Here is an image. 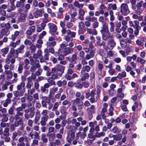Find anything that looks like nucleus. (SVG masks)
I'll use <instances>...</instances> for the list:
<instances>
[{"instance_id": "f257e3e1", "label": "nucleus", "mask_w": 146, "mask_h": 146, "mask_svg": "<svg viewBox=\"0 0 146 146\" xmlns=\"http://www.w3.org/2000/svg\"><path fill=\"white\" fill-rule=\"evenodd\" d=\"M20 125L19 129L21 130H23L25 128V125L23 123V120L22 118L18 120L15 121L14 123L12 124L10 126V130L12 131H14L15 130V127H17Z\"/></svg>"}, {"instance_id": "f03ea898", "label": "nucleus", "mask_w": 146, "mask_h": 146, "mask_svg": "<svg viewBox=\"0 0 146 146\" xmlns=\"http://www.w3.org/2000/svg\"><path fill=\"white\" fill-rule=\"evenodd\" d=\"M73 4L75 7L78 8L80 9L78 12L79 16L78 18L81 20H83L84 19L83 16L84 15L85 12L81 9L83 7L84 4H80L78 1H75Z\"/></svg>"}, {"instance_id": "7ed1b4c3", "label": "nucleus", "mask_w": 146, "mask_h": 146, "mask_svg": "<svg viewBox=\"0 0 146 146\" xmlns=\"http://www.w3.org/2000/svg\"><path fill=\"white\" fill-rule=\"evenodd\" d=\"M40 98L42 99L41 102V103L42 107L43 108H47V104H48V109L50 110H51L52 108L53 104H52L50 103L51 100L50 99H49L48 97L46 96H42V97Z\"/></svg>"}, {"instance_id": "20e7f679", "label": "nucleus", "mask_w": 146, "mask_h": 146, "mask_svg": "<svg viewBox=\"0 0 146 146\" xmlns=\"http://www.w3.org/2000/svg\"><path fill=\"white\" fill-rule=\"evenodd\" d=\"M120 11L123 15H127L129 12L128 5L126 3H122L120 6Z\"/></svg>"}, {"instance_id": "39448f33", "label": "nucleus", "mask_w": 146, "mask_h": 146, "mask_svg": "<svg viewBox=\"0 0 146 146\" xmlns=\"http://www.w3.org/2000/svg\"><path fill=\"white\" fill-rule=\"evenodd\" d=\"M102 35V38L104 40H107L111 37V33L109 31H105L100 32Z\"/></svg>"}, {"instance_id": "423d86ee", "label": "nucleus", "mask_w": 146, "mask_h": 146, "mask_svg": "<svg viewBox=\"0 0 146 146\" xmlns=\"http://www.w3.org/2000/svg\"><path fill=\"white\" fill-rule=\"evenodd\" d=\"M75 136V133L72 131H70L68 132L66 139L67 142L69 143H71L72 139Z\"/></svg>"}, {"instance_id": "0eeeda50", "label": "nucleus", "mask_w": 146, "mask_h": 146, "mask_svg": "<svg viewBox=\"0 0 146 146\" xmlns=\"http://www.w3.org/2000/svg\"><path fill=\"white\" fill-rule=\"evenodd\" d=\"M56 66L58 68L57 69V74L58 76L61 77L62 75L64 72L65 67L60 64H58Z\"/></svg>"}, {"instance_id": "6e6552de", "label": "nucleus", "mask_w": 146, "mask_h": 146, "mask_svg": "<svg viewBox=\"0 0 146 146\" xmlns=\"http://www.w3.org/2000/svg\"><path fill=\"white\" fill-rule=\"evenodd\" d=\"M64 128H62L60 129L59 131V133H57L56 135V136L57 139H60L62 142L64 143V140L62 138V135L64 133Z\"/></svg>"}, {"instance_id": "1a4fd4ad", "label": "nucleus", "mask_w": 146, "mask_h": 146, "mask_svg": "<svg viewBox=\"0 0 146 146\" xmlns=\"http://www.w3.org/2000/svg\"><path fill=\"white\" fill-rule=\"evenodd\" d=\"M25 48V46L24 45L22 44L21 45L20 47L17 48L16 50V57H17L18 56L19 53H23L24 52V48Z\"/></svg>"}, {"instance_id": "9d476101", "label": "nucleus", "mask_w": 146, "mask_h": 146, "mask_svg": "<svg viewBox=\"0 0 146 146\" xmlns=\"http://www.w3.org/2000/svg\"><path fill=\"white\" fill-rule=\"evenodd\" d=\"M48 25L50 32L54 33L56 32L57 27L55 25L52 23H49L48 24Z\"/></svg>"}, {"instance_id": "9b49d317", "label": "nucleus", "mask_w": 146, "mask_h": 146, "mask_svg": "<svg viewBox=\"0 0 146 146\" xmlns=\"http://www.w3.org/2000/svg\"><path fill=\"white\" fill-rule=\"evenodd\" d=\"M116 43L113 39H111L108 42L107 47L110 50H112L115 46Z\"/></svg>"}, {"instance_id": "f8f14e48", "label": "nucleus", "mask_w": 146, "mask_h": 146, "mask_svg": "<svg viewBox=\"0 0 146 146\" xmlns=\"http://www.w3.org/2000/svg\"><path fill=\"white\" fill-rule=\"evenodd\" d=\"M86 133L84 132H78L76 133V139H78L79 137L82 139H84L86 136Z\"/></svg>"}, {"instance_id": "ddd939ff", "label": "nucleus", "mask_w": 146, "mask_h": 146, "mask_svg": "<svg viewBox=\"0 0 146 146\" xmlns=\"http://www.w3.org/2000/svg\"><path fill=\"white\" fill-rule=\"evenodd\" d=\"M95 52H94V50L90 51V52L89 53L87 54L85 57V59L87 60H89L91 58H93L95 54Z\"/></svg>"}, {"instance_id": "4468645a", "label": "nucleus", "mask_w": 146, "mask_h": 146, "mask_svg": "<svg viewBox=\"0 0 146 146\" xmlns=\"http://www.w3.org/2000/svg\"><path fill=\"white\" fill-rule=\"evenodd\" d=\"M91 69L90 67L88 65H86L82 67L80 72L81 74H84L86 72H89Z\"/></svg>"}, {"instance_id": "2eb2a0df", "label": "nucleus", "mask_w": 146, "mask_h": 146, "mask_svg": "<svg viewBox=\"0 0 146 146\" xmlns=\"http://www.w3.org/2000/svg\"><path fill=\"white\" fill-rule=\"evenodd\" d=\"M95 106L94 105H91L86 109V110L88 113H95Z\"/></svg>"}, {"instance_id": "dca6fc26", "label": "nucleus", "mask_w": 146, "mask_h": 146, "mask_svg": "<svg viewBox=\"0 0 146 146\" xmlns=\"http://www.w3.org/2000/svg\"><path fill=\"white\" fill-rule=\"evenodd\" d=\"M5 70H13L14 69V65L13 64H10L9 65L7 64H5L3 66Z\"/></svg>"}, {"instance_id": "f3484780", "label": "nucleus", "mask_w": 146, "mask_h": 146, "mask_svg": "<svg viewBox=\"0 0 146 146\" xmlns=\"http://www.w3.org/2000/svg\"><path fill=\"white\" fill-rule=\"evenodd\" d=\"M87 32L89 34L96 35L97 34V32L95 29H91L88 28L86 29Z\"/></svg>"}, {"instance_id": "a211bd4d", "label": "nucleus", "mask_w": 146, "mask_h": 146, "mask_svg": "<svg viewBox=\"0 0 146 146\" xmlns=\"http://www.w3.org/2000/svg\"><path fill=\"white\" fill-rule=\"evenodd\" d=\"M112 137L113 140L116 141H120L122 139V136L121 134H119L117 135H113Z\"/></svg>"}, {"instance_id": "6ab92c4d", "label": "nucleus", "mask_w": 146, "mask_h": 146, "mask_svg": "<svg viewBox=\"0 0 146 146\" xmlns=\"http://www.w3.org/2000/svg\"><path fill=\"white\" fill-rule=\"evenodd\" d=\"M13 93L14 96L16 97L22 96L24 94L23 92L22 91H19L18 90L14 91Z\"/></svg>"}, {"instance_id": "aec40b11", "label": "nucleus", "mask_w": 146, "mask_h": 146, "mask_svg": "<svg viewBox=\"0 0 146 146\" xmlns=\"http://www.w3.org/2000/svg\"><path fill=\"white\" fill-rule=\"evenodd\" d=\"M102 25V29L100 30V32L109 31L108 25L106 22L103 23Z\"/></svg>"}, {"instance_id": "412c9836", "label": "nucleus", "mask_w": 146, "mask_h": 146, "mask_svg": "<svg viewBox=\"0 0 146 146\" xmlns=\"http://www.w3.org/2000/svg\"><path fill=\"white\" fill-rule=\"evenodd\" d=\"M12 70H5L4 73L7 75L6 78L7 79L11 78L13 76V72Z\"/></svg>"}, {"instance_id": "4be33fe9", "label": "nucleus", "mask_w": 146, "mask_h": 146, "mask_svg": "<svg viewBox=\"0 0 146 146\" xmlns=\"http://www.w3.org/2000/svg\"><path fill=\"white\" fill-rule=\"evenodd\" d=\"M20 34V32L18 31H15L14 33V34L11 36V37L10 38L13 41H14L16 39L17 37L19 36Z\"/></svg>"}, {"instance_id": "5701e85b", "label": "nucleus", "mask_w": 146, "mask_h": 146, "mask_svg": "<svg viewBox=\"0 0 146 146\" xmlns=\"http://www.w3.org/2000/svg\"><path fill=\"white\" fill-rule=\"evenodd\" d=\"M1 51L2 54V56L3 57H5V55L8 53L9 48L7 47H6L1 49Z\"/></svg>"}, {"instance_id": "b1692460", "label": "nucleus", "mask_w": 146, "mask_h": 146, "mask_svg": "<svg viewBox=\"0 0 146 146\" xmlns=\"http://www.w3.org/2000/svg\"><path fill=\"white\" fill-rule=\"evenodd\" d=\"M20 42V40L16 41L15 42L11 41L9 43V46H10L13 47V48H15L16 47L17 45L19 44Z\"/></svg>"}, {"instance_id": "393cba45", "label": "nucleus", "mask_w": 146, "mask_h": 146, "mask_svg": "<svg viewBox=\"0 0 146 146\" xmlns=\"http://www.w3.org/2000/svg\"><path fill=\"white\" fill-rule=\"evenodd\" d=\"M0 111H1L2 113V116H5L6 115H8L7 113V110L5 108H3L2 106H0Z\"/></svg>"}, {"instance_id": "a878e982", "label": "nucleus", "mask_w": 146, "mask_h": 146, "mask_svg": "<svg viewBox=\"0 0 146 146\" xmlns=\"http://www.w3.org/2000/svg\"><path fill=\"white\" fill-rule=\"evenodd\" d=\"M0 26L1 28L5 27L6 29H9L10 28L11 26L9 23H5L4 22L1 23L0 24Z\"/></svg>"}, {"instance_id": "bb28decb", "label": "nucleus", "mask_w": 146, "mask_h": 146, "mask_svg": "<svg viewBox=\"0 0 146 146\" xmlns=\"http://www.w3.org/2000/svg\"><path fill=\"white\" fill-rule=\"evenodd\" d=\"M29 110L30 112L29 114L30 118H32L34 116L35 114V108L33 107H32L29 108Z\"/></svg>"}, {"instance_id": "cd10ccee", "label": "nucleus", "mask_w": 146, "mask_h": 146, "mask_svg": "<svg viewBox=\"0 0 146 146\" xmlns=\"http://www.w3.org/2000/svg\"><path fill=\"white\" fill-rule=\"evenodd\" d=\"M71 49L69 47L66 48L63 51V55L66 56L70 54H71L72 52L71 51Z\"/></svg>"}, {"instance_id": "c85d7f7f", "label": "nucleus", "mask_w": 146, "mask_h": 146, "mask_svg": "<svg viewBox=\"0 0 146 146\" xmlns=\"http://www.w3.org/2000/svg\"><path fill=\"white\" fill-rule=\"evenodd\" d=\"M137 58L136 55L135 54H133L132 56H129L126 57V60L128 62H130L132 59L134 61Z\"/></svg>"}, {"instance_id": "c756f323", "label": "nucleus", "mask_w": 146, "mask_h": 146, "mask_svg": "<svg viewBox=\"0 0 146 146\" xmlns=\"http://www.w3.org/2000/svg\"><path fill=\"white\" fill-rule=\"evenodd\" d=\"M34 15L35 18H37L38 17H41L42 15V14L41 11L39 9L36 11L34 13Z\"/></svg>"}, {"instance_id": "7c9ffc66", "label": "nucleus", "mask_w": 146, "mask_h": 146, "mask_svg": "<svg viewBox=\"0 0 146 146\" xmlns=\"http://www.w3.org/2000/svg\"><path fill=\"white\" fill-rule=\"evenodd\" d=\"M111 131L113 133L116 134L120 133L121 131V130L118 128L117 126H115L113 128Z\"/></svg>"}, {"instance_id": "2f4dec72", "label": "nucleus", "mask_w": 146, "mask_h": 146, "mask_svg": "<svg viewBox=\"0 0 146 146\" xmlns=\"http://www.w3.org/2000/svg\"><path fill=\"white\" fill-rule=\"evenodd\" d=\"M96 94L97 96L96 97V98H99L100 97V94L101 92V89L102 88L99 85H98L96 86Z\"/></svg>"}, {"instance_id": "473e14b6", "label": "nucleus", "mask_w": 146, "mask_h": 146, "mask_svg": "<svg viewBox=\"0 0 146 146\" xmlns=\"http://www.w3.org/2000/svg\"><path fill=\"white\" fill-rule=\"evenodd\" d=\"M48 118H45L44 117H42L41 118V120L40 123L41 125L42 126H44L46 124V121L48 120Z\"/></svg>"}, {"instance_id": "72a5a7b5", "label": "nucleus", "mask_w": 146, "mask_h": 146, "mask_svg": "<svg viewBox=\"0 0 146 146\" xmlns=\"http://www.w3.org/2000/svg\"><path fill=\"white\" fill-rule=\"evenodd\" d=\"M56 41L47 42L46 43L47 48L53 47L56 45Z\"/></svg>"}, {"instance_id": "f704fd0d", "label": "nucleus", "mask_w": 146, "mask_h": 146, "mask_svg": "<svg viewBox=\"0 0 146 146\" xmlns=\"http://www.w3.org/2000/svg\"><path fill=\"white\" fill-rule=\"evenodd\" d=\"M82 75L81 80L84 81L86 79H88V78L89 75L88 73H85L84 74H81Z\"/></svg>"}, {"instance_id": "c9c22d12", "label": "nucleus", "mask_w": 146, "mask_h": 146, "mask_svg": "<svg viewBox=\"0 0 146 146\" xmlns=\"http://www.w3.org/2000/svg\"><path fill=\"white\" fill-rule=\"evenodd\" d=\"M47 135L48 137L49 141H53L55 138V136L54 134H47Z\"/></svg>"}, {"instance_id": "e433bc0d", "label": "nucleus", "mask_w": 146, "mask_h": 146, "mask_svg": "<svg viewBox=\"0 0 146 146\" xmlns=\"http://www.w3.org/2000/svg\"><path fill=\"white\" fill-rule=\"evenodd\" d=\"M0 33H1L2 34H3V35L4 34L5 35L7 36L9 35V31L7 29L4 28L1 30Z\"/></svg>"}, {"instance_id": "4c0bfd02", "label": "nucleus", "mask_w": 146, "mask_h": 146, "mask_svg": "<svg viewBox=\"0 0 146 146\" xmlns=\"http://www.w3.org/2000/svg\"><path fill=\"white\" fill-rule=\"evenodd\" d=\"M95 135L96 138V137L100 138L101 137L104 136L105 135V133L103 132H96L95 133Z\"/></svg>"}, {"instance_id": "58836bf2", "label": "nucleus", "mask_w": 146, "mask_h": 146, "mask_svg": "<svg viewBox=\"0 0 146 146\" xmlns=\"http://www.w3.org/2000/svg\"><path fill=\"white\" fill-rule=\"evenodd\" d=\"M98 69L97 70V72L98 74H100L101 73L102 70L103 68V65L100 63L98 64Z\"/></svg>"}, {"instance_id": "ea45409f", "label": "nucleus", "mask_w": 146, "mask_h": 146, "mask_svg": "<svg viewBox=\"0 0 146 146\" xmlns=\"http://www.w3.org/2000/svg\"><path fill=\"white\" fill-rule=\"evenodd\" d=\"M25 83L24 81H22L20 84L17 86V89L18 90H20L22 89V88H24L25 86Z\"/></svg>"}, {"instance_id": "a19ab883", "label": "nucleus", "mask_w": 146, "mask_h": 146, "mask_svg": "<svg viewBox=\"0 0 146 146\" xmlns=\"http://www.w3.org/2000/svg\"><path fill=\"white\" fill-rule=\"evenodd\" d=\"M41 140L44 143H46L48 141V139L46 137V136L45 134L42 133L41 135Z\"/></svg>"}, {"instance_id": "79ce46f5", "label": "nucleus", "mask_w": 146, "mask_h": 146, "mask_svg": "<svg viewBox=\"0 0 146 146\" xmlns=\"http://www.w3.org/2000/svg\"><path fill=\"white\" fill-rule=\"evenodd\" d=\"M44 52L45 53V54L44 56V58L46 60H48L49 53L48 52V48H45L44 50Z\"/></svg>"}, {"instance_id": "37998d69", "label": "nucleus", "mask_w": 146, "mask_h": 146, "mask_svg": "<svg viewBox=\"0 0 146 146\" xmlns=\"http://www.w3.org/2000/svg\"><path fill=\"white\" fill-rule=\"evenodd\" d=\"M132 9L133 10H134L135 11L136 13L139 15L141 14L143 11L142 9L141 8H139V7H137V9H136L135 7H134L133 8V9Z\"/></svg>"}, {"instance_id": "c03bdc74", "label": "nucleus", "mask_w": 146, "mask_h": 146, "mask_svg": "<svg viewBox=\"0 0 146 146\" xmlns=\"http://www.w3.org/2000/svg\"><path fill=\"white\" fill-rule=\"evenodd\" d=\"M61 32L62 35H65L66 33L68 35L69 34L70 32V30L69 29L66 30V28H62L61 30Z\"/></svg>"}, {"instance_id": "a18cd8bd", "label": "nucleus", "mask_w": 146, "mask_h": 146, "mask_svg": "<svg viewBox=\"0 0 146 146\" xmlns=\"http://www.w3.org/2000/svg\"><path fill=\"white\" fill-rule=\"evenodd\" d=\"M53 80L51 77H49L47 80V82L51 86H54L56 85L55 82Z\"/></svg>"}, {"instance_id": "49530a36", "label": "nucleus", "mask_w": 146, "mask_h": 146, "mask_svg": "<svg viewBox=\"0 0 146 146\" xmlns=\"http://www.w3.org/2000/svg\"><path fill=\"white\" fill-rule=\"evenodd\" d=\"M108 8L109 9H112L113 10H116L117 9V5L115 4H109L107 6Z\"/></svg>"}, {"instance_id": "de8ad7c7", "label": "nucleus", "mask_w": 146, "mask_h": 146, "mask_svg": "<svg viewBox=\"0 0 146 146\" xmlns=\"http://www.w3.org/2000/svg\"><path fill=\"white\" fill-rule=\"evenodd\" d=\"M11 102V99L9 98H7L3 104V106L5 107H6L8 106V104H10Z\"/></svg>"}, {"instance_id": "09e8293b", "label": "nucleus", "mask_w": 146, "mask_h": 146, "mask_svg": "<svg viewBox=\"0 0 146 146\" xmlns=\"http://www.w3.org/2000/svg\"><path fill=\"white\" fill-rule=\"evenodd\" d=\"M73 102V104H74L75 105V103L78 104V105H82V102L80 100L79 98H76L75 100L72 101Z\"/></svg>"}, {"instance_id": "8fccbe9b", "label": "nucleus", "mask_w": 146, "mask_h": 146, "mask_svg": "<svg viewBox=\"0 0 146 146\" xmlns=\"http://www.w3.org/2000/svg\"><path fill=\"white\" fill-rule=\"evenodd\" d=\"M142 58L140 57H138L137 59V61L138 62L140 63L141 64L143 65L146 62L145 60Z\"/></svg>"}, {"instance_id": "3c124183", "label": "nucleus", "mask_w": 146, "mask_h": 146, "mask_svg": "<svg viewBox=\"0 0 146 146\" xmlns=\"http://www.w3.org/2000/svg\"><path fill=\"white\" fill-rule=\"evenodd\" d=\"M48 113V111L47 110H43L41 113V114L43 116L42 117L48 118L49 117L47 115Z\"/></svg>"}, {"instance_id": "603ef678", "label": "nucleus", "mask_w": 146, "mask_h": 146, "mask_svg": "<svg viewBox=\"0 0 146 146\" xmlns=\"http://www.w3.org/2000/svg\"><path fill=\"white\" fill-rule=\"evenodd\" d=\"M135 25H133L134 29H141V27L139 25V21L137 20H135L134 21Z\"/></svg>"}, {"instance_id": "864d4df0", "label": "nucleus", "mask_w": 146, "mask_h": 146, "mask_svg": "<svg viewBox=\"0 0 146 146\" xmlns=\"http://www.w3.org/2000/svg\"><path fill=\"white\" fill-rule=\"evenodd\" d=\"M23 65L22 64H19L17 68V72L18 73L21 74L23 72Z\"/></svg>"}, {"instance_id": "5fc2aeb1", "label": "nucleus", "mask_w": 146, "mask_h": 146, "mask_svg": "<svg viewBox=\"0 0 146 146\" xmlns=\"http://www.w3.org/2000/svg\"><path fill=\"white\" fill-rule=\"evenodd\" d=\"M109 28L110 32H113L114 31V23L112 22L110 23Z\"/></svg>"}, {"instance_id": "6e6d98bb", "label": "nucleus", "mask_w": 146, "mask_h": 146, "mask_svg": "<svg viewBox=\"0 0 146 146\" xmlns=\"http://www.w3.org/2000/svg\"><path fill=\"white\" fill-rule=\"evenodd\" d=\"M3 135L4 136H9V128H6L3 132Z\"/></svg>"}, {"instance_id": "4d7b16f0", "label": "nucleus", "mask_w": 146, "mask_h": 146, "mask_svg": "<svg viewBox=\"0 0 146 146\" xmlns=\"http://www.w3.org/2000/svg\"><path fill=\"white\" fill-rule=\"evenodd\" d=\"M30 143L28 142H26L25 143L24 142H19L17 144V146H30Z\"/></svg>"}, {"instance_id": "13d9d810", "label": "nucleus", "mask_w": 146, "mask_h": 146, "mask_svg": "<svg viewBox=\"0 0 146 146\" xmlns=\"http://www.w3.org/2000/svg\"><path fill=\"white\" fill-rule=\"evenodd\" d=\"M40 117V112L38 111L36 113L35 120V121H38Z\"/></svg>"}, {"instance_id": "bf43d9fd", "label": "nucleus", "mask_w": 146, "mask_h": 146, "mask_svg": "<svg viewBox=\"0 0 146 146\" xmlns=\"http://www.w3.org/2000/svg\"><path fill=\"white\" fill-rule=\"evenodd\" d=\"M27 138L26 136H23L20 137L18 139V141L19 143L24 142V140H27Z\"/></svg>"}, {"instance_id": "052dcab7", "label": "nucleus", "mask_w": 146, "mask_h": 146, "mask_svg": "<svg viewBox=\"0 0 146 146\" xmlns=\"http://www.w3.org/2000/svg\"><path fill=\"white\" fill-rule=\"evenodd\" d=\"M110 108L109 109V115L112 116L113 115V107L111 105H110Z\"/></svg>"}, {"instance_id": "680f3d73", "label": "nucleus", "mask_w": 146, "mask_h": 146, "mask_svg": "<svg viewBox=\"0 0 146 146\" xmlns=\"http://www.w3.org/2000/svg\"><path fill=\"white\" fill-rule=\"evenodd\" d=\"M58 90V87L54 86L50 89L49 92L55 94V93Z\"/></svg>"}, {"instance_id": "e2e57ef3", "label": "nucleus", "mask_w": 146, "mask_h": 146, "mask_svg": "<svg viewBox=\"0 0 146 146\" xmlns=\"http://www.w3.org/2000/svg\"><path fill=\"white\" fill-rule=\"evenodd\" d=\"M109 14L110 16V20L111 21H113L115 19V17L113 15V12L110 10L109 12Z\"/></svg>"}, {"instance_id": "0e129e2a", "label": "nucleus", "mask_w": 146, "mask_h": 146, "mask_svg": "<svg viewBox=\"0 0 146 146\" xmlns=\"http://www.w3.org/2000/svg\"><path fill=\"white\" fill-rule=\"evenodd\" d=\"M71 58L72 62H75L78 59V57H77V54L75 53L73 54L72 55Z\"/></svg>"}, {"instance_id": "69168bd1", "label": "nucleus", "mask_w": 146, "mask_h": 146, "mask_svg": "<svg viewBox=\"0 0 146 146\" xmlns=\"http://www.w3.org/2000/svg\"><path fill=\"white\" fill-rule=\"evenodd\" d=\"M30 48L31 50V53H34L35 52L36 50V48L35 45L33 44L31 45Z\"/></svg>"}, {"instance_id": "338daca9", "label": "nucleus", "mask_w": 146, "mask_h": 146, "mask_svg": "<svg viewBox=\"0 0 146 146\" xmlns=\"http://www.w3.org/2000/svg\"><path fill=\"white\" fill-rule=\"evenodd\" d=\"M88 137L89 139H91L93 140L96 139L95 135H93V134L88 133Z\"/></svg>"}, {"instance_id": "774afa93", "label": "nucleus", "mask_w": 146, "mask_h": 146, "mask_svg": "<svg viewBox=\"0 0 146 146\" xmlns=\"http://www.w3.org/2000/svg\"><path fill=\"white\" fill-rule=\"evenodd\" d=\"M33 32L29 29L27 30L26 32L27 37L28 38H30V37L29 36L31 35Z\"/></svg>"}]
</instances>
